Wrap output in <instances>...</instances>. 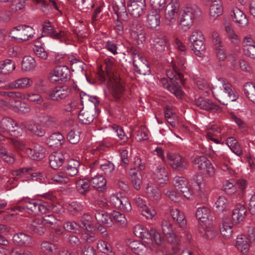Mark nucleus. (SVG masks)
Returning a JSON list of instances; mask_svg holds the SVG:
<instances>
[{
	"mask_svg": "<svg viewBox=\"0 0 255 255\" xmlns=\"http://www.w3.org/2000/svg\"><path fill=\"white\" fill-rule=\"evenodd\" d=\"M186 59L182 55H179L176 57V61H172L171 65L173 70H168L166 71V75L170 80L169 83L165 78H162L160 79L159 82L162 86L168 91L173 94L178 98H180L183 94L178 81L181 84L184 83V77L182 74L185 71Z\"/></svg>",
	"mask_w": 255,
	"mask_h": 255,
	"instance_id": "1",
	"label": "nucleus"
},
{
	"mask_svg": "<svg viewBox=\"0 0 255 255\" xmlns=\"http://www.w3.org/2000/svg\"><path fill=\"white\" fill-rule=\"evenodd\" d=\"M113 66V62L111 60L106 61V73L101 70L98 73V77L101 82H105L107 78H108V88L109 92L116 99H119L124 93L125 87L119 75L114 71Z\"/></svg>",
	"mask_w": 255,
	"mask_h": 255,
	"instance_id": "2",
	"label": "nucleus"
},
{
	"mask_svg": "<svg viewBox=\"0 0 255 255\" xmlns=\"http://www.w3.org/2000/svg\"><path fill=\"white\" fill-rule=\"evenodd\" d=\"M218 80L222 84L223 89L213 91L218 101L224 105H227L229 102L236 101L239 96L232 84L223 78H221Z\"/></svg>",
	"mask_w": 255,
	"mask_h": 255,
	"instance_id": "3",
	"label": "nucleus"
},
{
	"mask_svg": "<svg viewBox=\"0 0 255 255\" xmlns=\"http://www.w3.org/2000/svg\"><path fill=\"white\" fill-rule=\"evenodd\" d=\"M5 132L18 136L22 135L23 130L12 119L0 115V141L5 139V136L3 134Z\"/></svg>",
	"mask_w": 255,
	"mask_h": 255,
	"instance_id": "4",
	"label": "nucleus"
},
{
	"mask_svg": "<svg viewBox=\"0 0 255 255\" xmlns=\"http://www.w3.org/2000/svg\"><path fill=\"white\" fill-rule=\"evenodd\" d=\"M163 234L166 237L167 241L171 246V250L174 254L179 252L181 249V242L173 232L172 224L167 217L163 218L161 223Z\"/></svg>",
	"mask_w": 255,
	"mask_h": 255,
	"instance_id": "5",
	"label": "nucleus"
},
{
	"mask_svg": "<svg viewBox=\"0 0 255 255\" xmlns=\"http://www.w3.org/2000/svg\"><path fill=\"white\" fill-rule=\"evenodd\" d=\"M35 33V30L32 27L19 25L11 30L10 36L18 41H25L33 38Z\"/></svg>",
	"mask_w": 255,
	"mask_h": 255,
	"instance_id": "6",
	"label": "nucleus"
},
{
	"mask_svg": "<svg viewBox=\"0 0 255 255\" xmlns=\"http://www.w3.org/2000/svg\"><path fill=\"white\" fill-rule=\"evenodd\" d=\"M23 206L29 213L46 214L49 210V204L42 201H36L28 198H23Z\"/></svg>",
	"mask_w": 255,
	"mask_h": 255,
	"instance_id": "7",
	"label": "nucleus"
},
{
	"mask_svg": "<svg viewBox=\"0 0 255 255\" xmlns=\"http://www.w3.org/2000/svg\"><path fill=\"white\" fill-rule=\"evenodd\" d=\"M196 15V9L191 6H185L178 21V24L181 28L187 30L193 25Z\"/></svg>",
	"mask_w": 255,
	"mask_h": 255,
	"instance_id": "8",
	"label": "nucleus"
},
{
	"mask_svg": "<svg viewBox=\"0 0 255 255\" xmlns=\"http://www.w3.org/2000/svg\"><path fill=\"white\" fill-rule=\"evenodd\" d=\"M69 69L66 66H58L48 74V80L52 83H62L69 78Z\"/></svg>",
	"mask_w": 255,
	"mask_h": 255,
	"instance_id": "9",
	"label": "nucleus"
},
{
	"mask_svg": "<svg viewBox=\"0 0 255 255\" xmlns=\"http://www.w3.org/2000/svg\"><path fill=\"white\" fill-rule=\"evenodd\" d=\"M179 10L178 0H171L166 6L164 14V21L166 25H171L175 22Z\"/></svg>",
	"mask_w": 255,
	"mask_h": 255,
	"instance_id": "10",
	"label": "nucleus"
},
{
	"mask_svg": "<svg viewBox=\"0 0 255 255\" xmlns=\"http://www.w3.org/2000/svg\"><path fill=\"white\" fill-rule=\"evenodd\" d=\"M173 182L175 187L180 191L183 196L188 199H191L192 198L193 190L185 178L176 176L174 178Z\"/></svg>",
	"mask_w": 255,
	"mask_h": 255,
	"instance_id": "11",
	"label": "nucleus"
},
{
	"mask_svg": "<svg viewBox=\"0 0 255 255\" xmlns=\"http://www.w3.org/2000/svg\"><path fill=\"white\" fill-rule=\"evenodd\" d=\"M194 163L198 169L204 171L206 176L213 177L215 175V169L211 161L205 156L196 157L194 159Z\"/></svg>",
	"mask_w": 255,
	"mask_h": 255,
	"instance_id": "12",
	"label": "nucleus"
},
{
	"mask_svg": "<svg viewBox=\"0 0 255 255\" xmlns=\"http://www.w3.org/2000/svg\"><path fill=\"white\" fill-rule=\"evenodd\" d=\"M131 36L138 45L142 44L145 40V33L143 28L137 20L132 21L129 25Z\"/></svg>",
	"mask_w": 255,
	"mask_h": 255,
	"instance_id": "13",
	"label": "nucleus"
},
{
	"mask_svg": "<svg viewBox=\"0 0 255 255\" xmlns=\"http://www.w3.org/2000/svg\"><path fill=\"white\" fill-rule=\"evenodd\" d=\"M70 93V89L66 86H57L47 94V99L59 102L68 97Z\"/></svg>",
	"mask_w": 255,
	"mask_h": 255,
	"instance_id": "14",
	"label": "nucleus"
},
{
	"mask_svg": "<svg viewBox=\"0 0 255 255\" xmlns=\"http://www.w3.org/2000/svg\"><path fill=\"white\" fill-rule=\"evenodd\" d=\"M43 32L53 39L60 40V41L66 40L69 36V32L67 30L56 32L49 22H45L43 25Z\"/></svg>",
	"mask_w": 255,
	"mask_h": 255,
	"instance_id": "15",
	"label": "nucleus"
},
{
	"mask_svg": "<svg viewBox=\"0 0 255 255\" xmlns=\"http://www.w3.org/2000/svg\"><path fill=\"white\" fill-rule=\"evenodd\" d=\"M145 5V0H130L128 4V10L130 15L138 17L143 13Z\"/></svg>",
	"mask_w": 255,
	"mask_h": 255,
	"instance_id": "16",
	"label": "nucleus"
},
{
	"mask_svg": "<svg viewBox=\"0 0 255 255\" xmlns=\"http://www.w3.org/2000/svg\"><path fill=\"white\" fill-rule=\"evenodd\" d=\"M25 152L31 159L40 160L44 157L45 149L40 144L33 143L30 147L25 149Z\"/></svg>",
	"mask_w": 255,
	"mask_h": 255,
	"instance_id": "17",
	"label": "nucleus"
},
{
	"mask_svg": "<svg viewBox=\"0 0 255 255\" xmlns=\"http://www.w3.org/2000/svg\"><path fill=\"white\" fill-rule=\"evenodd\" d=\"M167 156L169 163L172 168L183 170L186 168L187 162L179 154L169 153Z\"/></svg>",
	"mask_w": 255,
	"mask_h": 255,
	"instance_id": "18",
	"label": "nucleus"
},
{
	"mask_svg": "<svg viewBox=\"0 0 255 255\" xmlns=\"http://www.w3.org/2000/svg\"><path fill=\"white\" fill-rule=\"evenodd\" d=\"M155 166V170L153 171L155 180L160 185L165 183L168 180V177L164 165L162 163H158Z\"/></svg>",
	"mask_w": 255,
	"mask_h": 255,
	"instance_id": "19",
	"label": "nucleus"
},
{
	"mask_svg": "<svg viewBox=\"0 0 255 255\" xmlns=\"http://www.w3.org/2000/svg\"><path fill=\"white\" fill-rule=\"evenodd\" d=\"M140 238L144 240V242L148 244H152L154 242L157 245H159L162 242L160 234L153 229H150L149 230L146 229Z\"/></svg>",
	"mask_w": 255,
	"mask_h": 255,
	"instance_id": "20",
	"label": "nucleus"
},
{
	"mask_svg": "<svg viewBox=\"0 0 255 255\" xmlns=\"http://www.w3.org/2000/svg\"><path fill=\"white\" fill-rule=\"evenodd\" d=\"M221 130L220 128L215 125L206 127L205 128L206 138L208 141H212L216 144L220 143L218 137L220 136Z\"/></svg>",
	"mask_w": 255,
	"mask_h": 255,
	"instance_id": "21",
	"label": "nucleus"
},
{
	"mask_svg": "<svg viewBox=\"0 0 255 255\" xmlns=\"http://www.w3.org/2000/svg\"><path fill=\"white\" fill-rule=\"evenodd\" d=\"M21 126L35 135L42 137L45 134V129L39 123L24 122L21 124Z\"/></svg>",
	"mask_w": 255,
	"mask_h": 255,
	"instance_id": "22",
	"label": "nucleus"
},
{
	"mask_svg": "<svg viewBox=\"0 0 255 255\" xmlns=\"http://www.w3.org/2000/svg\"><path fill=\"white\" fill-rule=\"evenodd\" d=\"M154 48L157 51L161 52L168 48L169 46L168 40L163 33H159L155 35L153 39Z\"/></svg>",
	"mask_w": 255,
	"mask_h": 255,
	"instance_id": "23",
	"label": "nucleus"
},
{
	"mask_svg": "<svg viewBox=\"0 0 255 255\" xmlns=\"http://www.w3.org/2000/svg\"><path fill=\"white\" fill-rule=\"evenodd\" d=\"M251 243L248 236L239 235L237 237L235 246L239 251L245 254L248 252Z\"/></svg>",
	"mask_w": 255,
	"mask_h": 255,
	"instance_id": "24",
	"label": "nucleus"
},
{
	"mask_svg": "<svg viewBox=\"0 0 255 255\" xmlns=\"http://www.w3.org/2000/svg\"><path fill=\"white\" fill-rule=\"evenodd\" d=\"M247 210L245 206L241 204H237L232 212V219L236 223L243 221L246 216Z\"/></svg>",
	"mask_w": 255,
	"mask_h": 255,
	"instance_id": "25",
	"label": "nucleus"
},
{
	"mask_svg": "<svg viewBox=\"0 0 255 255\" xmlns=\"http://www.w3.org/2000/svg\"><path fill=\"white\" fill-rule=\"evenodd\" d=\"M235 22L241 27H245L248 24V20L243 12L238 7L233 9L231 14Z\"/></svg>",
	"mask_w": 255,
	"mask_h": 255,
	"instance_id": "26",
	"label": "nucleus"
},
{
	"mask_svg": "<svg viewBox=\"0 0 255 255\" xmlns=\"http://www.w3.org/2000/svg\"><path fill=\"white\" fill-rule=\"evenodd\" d=\"M113 8L118 18L125 20L128 17L125 0H114Z\"/></svg>",
	"mask_w": 255,
	"mask_h": 255,
	"instance_id": "27",
	"label": "nucleus"
},
{
	"mask_svg": "<svg viewBox=\"0 0 255 255\" xmlns=\"http://www.w3.org/2000/svg\"><path fill=\"white\" fill-rule=\"evenodd\" d=\"M146 22L147 26L151 29H155L159 27L160 23L159 12L151 10L147 14Z\"/></svg>",
	"mask_w": 255,
	"mask_h": 255,
	"instance_id": "28",
	"label": "nucleus"
},
{
	"mask_svg": "<svg viewBox=\"0 0 255 255\" xmlns=\"http://www.w3.org/2000/svg\"><path fill=\"white\" fill-rule=\"evenodd\" d=\"M223 11V6L221 0H214L211 3L209 14L212 19H215L221 15Z\"/></svg>",
	"mask_w": 255,
	"mask_h": 255,
	"instance_id": "29",
	"label": "nucleus"
},
{
	"mask_svg": "<svg viewBox=\"0 0 255 255\" xmlns=\"http://www.w3.org/2000/svg\"><path fill=\"white\" fill-rule=\"evenodd\" d=\"M49 159L50 167L53 169H57L62 165L65 157L61 152H54L50 155Z\"/></svg>",
	"mask_w": 255,
	"mask_h": 255,
	"instance_id": "30",
	"label": "nucleus"
},
{
	"mask_svg": "<svg viewBox=\"0 0 255 255\" xmlns=\"http://www.w3.org/2000/svg\"><path fill=\"white\" fill-rule=\"evenodd\" d=\"M135 71L141 75H145L150 73V68L147 60L143 57L133 62Z\"/></svg>",
	"mask_w": 255,
	"mask_h": 255,
	"instance_id": "31",
	"label": "nucleus"
},
{
	"mask_svg": "<svg viewBox=\"0 0 255 255\" xmlns=\"http://www.w3.org/2000/svg\"><path fill=\"white\" fill-rule=\"evenodd\" d=\"M29 230L30 232L37 234L39 235H43L46 230V228L42 223V220L40 218H35L32 220Z\"/></svg>",
	"mask_w": 255,
	"mask_h": 255,
	"instance_id": "32",
	"label": "nucleus"
},
{
	"mask_svg": "<svg viewBox=\"0 0 255 255\" xmlns=\"http://www.w3.org/2000/svg\"><path fill=\"white\" fill-rule=\"evenodd\" d=\"M94 109H84L81 110L79 114V120L84 124H90L94 119Z\"/></svg>",
	"mask_w": 255,
	"mask_h": 255,
	"instance_id": "33",
	"label": "nucleus"
},
{
	"mask_svg": "<svg viewBox=\"0 0 255 255\" xmlns=\"http://www.w3.org/2000/svg\"><path fill=\"white\" fill-rule=\"evenodd\" d=\"M65 141L64 136L59 132L52 134L46 140L47 144L50 147H58Z\"/></svg>",
	"mask_w": 255,
	"mask_h": 255,
	"instance_id": "34",
	"label": "nucleus"
},
{
	"mask_svg": "<svg viewBox=\"0 0 255 255\" xmlns=\"http://www.w3.org/2000/svg\"><path fill=\"white\" fill-rule=\"evenodd\" d=\"M80 166V163L79 161L71 159L64 170L69 177H73L78 175Z\"/></svg>",
	"mask_w": 255,
	"mask_h": 255,
	"instance_id": "35",
	"label": "nucleus"
},
{
	"mask_svg": "<svg viewBox=\"0 0 255 255\" xmlns=\"http://www.w3.org/2000/svg\"><path fill=\"white\" fill-rule=\"evenodd\" d=\"M195 104L201 109L207 111L216 110L217 106L211 100L202 97L195 99Z\"/></svg>",
	"mask_w": 255,
	"mask_h": 255,
	"instance_id": "36",
	"label": "nucleus"
},
{
	"mask_svg": "<svg viewBox=\"0 0 255 255\" xmlns=\"http://www.w3.org/2000/svg\"><path fill=\"white\" fill-rule=\"evenodd\" d=\"M31 80L27 77L18 79L8 84V88L13 89H25L31 86Z\"/></svg>",
	"mask_w": 255,
	"mask_h": 255,
	"instance_id": "37",
	"label": "nucleus"
},
{
	"mask_svg": "<svg viewBox=\"0 0 255 255\" xmlns=\"http://www.w3.org/2000/svg\"><path fill=\"white\" fill-rule=\"evenodd\" d=\"M213 37L216 45L217 56L220 60H224L227 57L225 48L217 33L213 34Z\"/></svg>",
	"mask_w": 255,
	"mask_h": 255,
	"instance_id": "38",
	"label": "nucleus"
},
{
	"mask_svg": "<svg viewBox=\"0 0 255 255\" xmlns=\"http://www.w3.org/2000/svg\"><path fill=\"white\" fill-rule=\"evenodd\" d=\"M13 240L17 244L24 246H28L32 242V239L30 236L22 232L15 234Z\"/></svg>",
	"mask_w": 255,
	"mask_h": 255,
	"instance_id": "39",
	"label": "nucleus"
},
{
	"mask_svg": "<svg viewBox=\"0 0 255 255\" xmlns=\"http://www.w3.org/2000/svg\"><path fill=\"white\" fill-rule=\"evenodd\" d=\"M226 144L231 150L237 156H241L243 154V150L238 140L233 137H230L226 140Z\"/></svg>",
	"mask_w": 255,
	"mask_h": 255,
	"instance_id": "40",
	"label": "nucleus"
},
{
	"mask_svg": "<svg viewBox=\"0 0 255 255\" xmlns=\"http://www.w3.org/2000/svg\"><path fill=\"white\" fill-rule=\"evenodd\" d=\"M173 220L181 227H184L186 225V221L184 213L178 209H172L170 212Z\"/></svg>",
	"mask_w": 255,
	"mask_h": 255,
	"instance_id": "41",
	"label": "nucleus"
},
{
	"mask_svg": "<svg viewBox=\"0 0 255 255\" xmlns=\"http://www.w3.org/2000/svg\"><path fill=\"white\" fill-rule=\"evenodd\" d=\"M15 69V63L10 59H5L0 64V74L7 75Z\"/></svg>",
	"mask_w": 255,
	"mask_h": 255,
	"instance_id": "42",
	"label": "nucleus"
},
{
	"mask_svg": "<svg viewBox=\"0 0 255 255\" xmlns=\"http://www.w3.org/2000/svg\"><path fill=\"white\" fill-rule=\"evenodd\" d=\"M132 172L130 173V179L134 188L138 190L142 183V176L140 172L136 171L135 168H131Z\"/></svg>",
	"mask_w": 255,
	"mask_h": 255,
	"instance_id": "43",
	"label": "nucleus"
},
{
	"mask_svg": "<svg viewBox=\"0 0 255 255\" xmlns=\"http://www.w3.org/2000/svg\"><path fill=\"white\" fill-rule=\"evenodd\" d=\"M50 180L55 184H65L70 182V178L63 170L52 175Z\"/></svg>",
	"mask_w": 255,
	"mask_h": 255,
	"instance_id": "44",
	"label": "nucleus"
},
{
	"mask_svg": "<svg viewBox=\"0 0 255 255\" xmlns=\"http://www.w3.org/2000/svg\"><path fill=\"white\" fill-rule=\"evenodd\" d=\"M210 210L206 207L198 208L196 212V217L201 222L206 223L209 220L210 217Z\"/></svg>",
	"mask_w": 255,
	"mask_h": 255,
	"instance_id": "45",
	"label": "nucleus"
},
{
	"mask_svg": "<svg viewBox=\"0 0 255 255\" xmlns=\"http://www.w3.org/2000/svg\"><path fill=\"white\" fill-rule=\"evenodd\" d=\"M145 192L148 197L154 201H157L161 197V193L159 190L151 183L147 184Z\"/></svg>",
	"mask_w": 255,
	"mask_h": 255,
	"instance_id": "46",
	"label": "nucleus"
},
{
	"mask_svg": "<svg viewBox=\"0 0 255 255\" xmlns=\"http://www.w3.org/2000/svg\"><path fill=\"white\" fill-rule=\"evenodd\" d=\"M192 50L194 53L199 57H203L206 50L205 39H200L197 42L192 43Z\"/></svg>",
	"mask_w": 255,
	"mask_h": 255,
	"instance_id": "47",
	"label": "nucleus"
},
{
	"mask_svg": "<svg viewBox=\"0 0 255 255\" xmlns=\"http://www.w3.org/2000/svg\"><path fill=\"white\" fill-rule=\"evenodd\" d=\"M91 183L94 188L100 191L105 189L106 186V181L101 175L93 177L91 180Z\"/></svg>",
	"mask_w": 255,
	"mask_h": 255,
	"instance_id": "48",
	"label": "nucleus"
},
{
	"mask_svg": "<svg viewBox=\"0 0 255 255\" xmlns=\"http://www.w3.org/2000/svg\"><path fill=\"white\" fill-rule=\"evenodd\" d=\"M12 109L16 112L22 113H28L30 111L29 107L24 103H22L20 101L16 99H12L11 101Z\"/></svg>",
	"mask_w": 255,
	"mask_h": 255,
	"instance_id": "49",
	"label": "nucleus"
},
{
	"mask_svg": "<svg viewBox=\"0 0 255 255\" xmlns=\"http://www.w3.org/2000/svg\"><path fill=\"white\" fill-rule=\"evenodd\" d=\"M97 249L101 253L107 255H115L111 245L103 240L98 241L97 245Z\"/></svg>",
	"mask_w": 255,
	"mask_h": 255,
	"instance_id": "50",
	"label": "nucleus"
},
{
	"mask_svg": "<svg viewBox=\"0 0 255 255\" xmlns=\"http://www.w3.org/2000/svg\"><path fill=\"white\" fill-rule=\"evenodd\" d=\"M244 91L248 99L255 104V86L251 83H247L244 85Z\"/></svg>",
	"mask_w": 255,
	"mask_h": 255,
	"instance_id": "51",
	"label": "nucleus"
},
{
	"mask_svg": "<svg viewBox=\"0 0 255 255\" xmlns=\"http://www.w3.org/2000/svg\"><path fill=\"white\" fill-rule=\"evenodd\" d=\"M76 188L78 191L82 194L87 193L90 188L89 180L86 179H80L76 181Z\"/></svg>",
	"mask_w": 255,
	"mask_h": 255,
	"instance_id": "52",
	"label": "nucleus"
},
{
	"mask_svg": "<svg viewBox=\"0 0 255 255\" xmlns=\"http://www.w3.org/2000/svg\"><path fill=\"white\" fill-rule=\"evenodd\" d=\"M22 100H26L31 102H35L39 105L42 104L44 102L43 98L41 95L33 93L22 94Z\"/></svg>",
	"mask_w": 255,
	"mask_h": 255,
	"instance_id": "53",
	"label": "nucleus"
},
{
	"mask_svg": "<svg viewBox=\"0 0 255 255\" xmlns=\"http://www.w3.org/2000/svg\"><path fill=\"white\" fill-rule=\"evenodd\" d=\"M100 169L106 176H111L115 170V165L109 161H102Z\"/></svg>",
	"mask_w": 255,
	"mask_h": 255,
	"instance_id": "54",
	"label": "nucleus"
},
{
	"mask_svg": "<svg viewBox=\"0 0 255 255\" xmlns=\"http://www.w3.org/2000/svg\"><path fill=\"white\" fill-rule=\"evenodd\" d=\"M128 246L132 251L136 254L142 253L146 249L145 245L138 241L130 242Z\"/></svg>",
	"mask_w": 255,
	"mask_h": 255,
	"instance_id": "55",
	"label": "nucleus"
},
{
	"mask_svg": "<svg viewBox=\"0 0 255 255\" xmlns=\"http://www.w3.org/2000/svg\"><path fill=\"white\" fill-rule=\"evenodd\" d=\"M36 66V62L33 57L26 56L23 57L22 61V68L25 71H29Z\"/></svg>",
	"mask_w": 255,
	"mask_h": 255,
	"instance_id": "56",
	"label": "nucleus"
},
{
	"mask_svg": "<svg viewBox=\"0 0 255 255\" xmlns=\"http://www.w3.org/2000/svg\"><path fill=\"white\" fill-rule=\"evenodd\" d=\"M80 134L81 130L79 128H73L68 133L67 138L71 143L76 144L80 140Z\"/></svg>",
	"mask_w": 255,
	"mask_h": 255,
	"instance_id": "57",
	"label": "nucleus"
},
{
	"mask_svg": "<svg viewBox=\"0 0 255 255\" xmlns=\"http://www.w3.org/2000/svg\"><path fill=\"white\" fill-rule=\"evenodd\" d=\"M95 217L98 222L104 224H109L111 220V216L104 211H97Z\"/></svg>",
	"mask_w": 255,
	"mask_h": 255,
	"instance_id": "58",
	"label": "nucleus"
},
{
	"mask_svg": "<svg viewBox=\"0 0 255 255\" xmlns=\"http://www.w3.org/2000/svg\"><path fill=\"white\" fill-rule=\"evenodd\" d=\"M200 233L203 238L207 240L214 239L217 235V230L214 227H207L200 230Z\"/></svg>",
	"mask_w": 255,
	"mask_h": 255,
	"instance_id": "59",
	"label": "nucleus"
},
{
	"mask_svg": "<svg viewBox=\"0 0 255 255\" xmlns=\"http://www.w3.org/2000/svg\"><path fill=\"white\" fill-rule=\"evenodd\" d=\"M79 226L86 230H91L93 227L91 216L89 215H84L80 220Z\"/></svg>",
	"mask_w": 255,
	"mask_h": 255,
	"instance_id": "60",
	"label": "nucleus"
},
{
	"mask_svg": "<svg viewBox=\"0 0 255 255\" xmlns=\"http://www.w3.org/2000/svg\"><path fill=\"white\" fill-rule=\"evenodd\" d=\"M232 225L231 223L224 222L221 227V233L222 236L227 239L231 237L233 234Z\"/></svg>",
	"mask_w": 255,
	"mask_h": 255,
	"instance_id": "61",
	"label": "nucleus"
},
{
	"mask_svg": "<svg viewBox=\"0 0 255 255\" xmlns=\"http://www.w3.org/2000/svg\"><path fill=\"white\" fill-rule=\"evenodd\" d=\"M225 31L227 37L232 43L238 44L240 40L238 35L231 26L226 25L225 26Z\"/></svg>",
	"mask_w": 255,
	"mask_h": 255,
	"instance_id": "62",
	"label": "nucleus"
},
{
	"mask_svg": "<svg viewBox=\"0 0 255 255\" xmlns=\"http://www.w3.org/2000/svg\"><path fill=\"white\" fill-rule=\"evenodd\" d=\"M120 206L118 208L124 212H129L131 210L132 207L128 197L123 196L121 199Z\"/></svg>",
	"mask_w": 255,
	"mask_h": 255,
	"instance_id": "63",
	"label": "nucleus"
},
{
	"mask_svg": "<svg viewBox=\"0 0 255 255\" xmlns=\"http://www.w3.org/2000/svg\"><path fill=\"white\" fill-rule=\"evenodd\" d=\"M68 210L72 214L75 215L83 210V206L77 202H72L69 204Z\"/></svg>",
	"mask_w": 255,
	"mask_h": 255,
	"instance_id": "64",
	"label": "nucleus"
}]
</instances>
